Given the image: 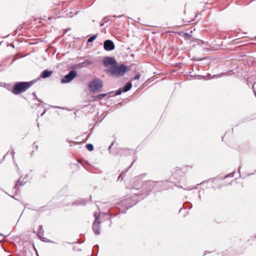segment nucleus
Segmentation results:
<instances>
[{"mask_svg":"<svg viewBox=\"0 0 256 256\" xmlns=\"http://www.w3.org/2000/svg\"><path fill=\"white\" fill-rule=\"evenodd\" d=\"M156 184L157 182H156L150 180L146 184L144 189H146V190L147 191V192H150L154 188V187L156 186ZM137 190H134V196L130 198H126L120 202V205L126 208L125 210H122V213H126V210L135 205L137 202H138V201L144 199L148 194V193H146V194H140L138 192H136V191Z\"/></svg>","mask_w":256,"mask_h":256,"instance_id":"nucleus-1","label":"nucleus"},{"mask_svg":"<svg viewBox=\"0 0 256 256\" xmlns=\"http://www.w3.org/2000/svg\"><path fill=\"white\" fill-rule=\"evenodd\" d=\"M103 64L106 69L105 72L110 76L118 78L122 76L128 71V68L124 64H118L114 58L112 57L106 56L103 58Z\"/></svg>","mask_w":256,"mask_h":256,"instance_id":"nucleus-2","label":"nucleus"},{"mask_svg":"<svg viewBox=\"0 0 256 256\" xmlns=\"http://www.w3.org/2000/svg\"><path fill=\"white\" fill-rule=\"evenodd\" d=\"M34 81L30 82H16L13 86L12 88L10 90L12 92L15 94L18 95L22 92H26L34 84Z\"/></svg>","mask_w":256,"mask_h":256,"instance_id":"nucleus-3","label":"nucleus"},{"mask_svg":"<svg viewBox=\"0 0 256 256\" xmlns=\"http://www.w3.org/2000/svg\"><path fill=\"white\" fill-rule=\"evenodd\" d=\"M103 87L102 81L98 78H95L88 84V88L90 92H96L100 91Z\"/></svg>","mask_w":256,"mask_h":256,"instance_id":"nucleus-4","label":"nucleus"},{"mask_svg":"<svg viewBox=\"0 0 256 256\" xmlns=\"http://www.w3.org/2000/svg\"><path fill=\"white\" fill-rule=\"evenodd\" d=\"M77 76V72L76 70H72L62 78L60 82L62 84H66L70 82L73 80Z\"/></svg>","mask_w":256,"mask_h":256,"instance_id":"nucleus-5","label":"nucleus"},{"mask_svg":"<svg viewBox=\"0 0 256 256\" xmlns=\"http://www.w3.org/2000/svg\"><path fill=\"white\" fill-rule=\"evenodd\" d=\"M100 222L98 219V217L96 218L92 224V230L96 235H99L100 234Z\"/></svg>","mask_w":256,"mask_h":256,"instance_id":"nucleus-6","label":"nucleus"},{"mask_svg":"<svg viewBox=\"0 0 256 256\" xmlns=\"http://www.w3.org/2000/svg\"><path fill=\"white\" fill-rule=\"evenodd\" d=\"M104 48L106 51H111L114 49L115 45L112 40H107L104 42Z\"/></svg>","mask_w":256,"mask_h":256,"instance_id":"nucleus-7","label":"nucleus"},{"mask_svg":"<svg viewBox=\"0 0 256 256\" xmlns=\"http://www.w3.org/2000/svg\"><path fill=\"white\" fill-rule=\"evenodd\" d=\"M44 234V230L42 225L39 226L38 230V236L42 240V241L48 242L55 243L54 242L48 240L46 238L42 237Z\"/></svg>","mask_w":256,"mask_h":256,"instance_id":"nucleus-8","label":"nucleus"},{"mask_svg":"<svg viewBox=\"0 0 256 256\" xmlns=\"http://www.w3.org/2000/svg\"><path fill=\"white\" fill-rule=\"evenodd\" d=\"M53 72L52 70H43L40 74V78H46L50 77L52 74Z\"/></svg>","mask_w":256,"mask_h":256,"instance_id":"nucleus-9","label":"nucleus"},{"mask_svg":"<svg viewBox=\"0 0 256 256\" xmlns=\"http://www.w3.org/2000/svg\"><path fill=\"white\" fill-rule=\"evenodd\" d=\"M132 87V84L130 82H128L124 86L121 88L122 89V92H126L130 90Z\"/></svg>","mask_w":256,"mask_h":256,"instance_id":"nucleus-10","label":"nucleus"},{"mask_svg":"<svg viewBox=\"0 0 256 256\" xmlns=\"http://www.w3.org/2000/svg\"><path fill=\"white\" fill-rule=\"evenodd\" d=\"M94 61L90 60H86L83 62H82L80 64L82 67H86L92 64H94Z\"/></svg>","mask_w":256,"mask_h":256,"instance_id":"nucleus-11","label":"nucleus"},{"mask_svg":"<svg viewBox=\"0 0 256 256\" xmlns=\"http://www.w3.org/2000/svg\"><path fill=\"white\" fill-rule=\"evenodd\" d=\"M24 178H23L22 180H21L20 179H19L16 181V186L14 187V188L16 190H17L16 186H22L26 183V181L24 180Z\"/></svg>","mask_w":256,"mask_h":256,"instance_id":"nucleus-12","label":"nucleus"},{"mask_svg":"<svg viewBox=\"0 0 256 256\" xmlns=\"http://www.w3.org/2000/svg\"><path fill=\"white\" fill-rule=\"evenodd\" d=\"M106 95H107V94H102L97 95V96H95L94 98L95 100H98V99L101 100L102 98L106 97Z\"/></svg>","mask_w":256,"mask_h":256,"instance_id":"nucleus-13","label":"nucleus"},{"mask_svg":"<svg viewBox=\"0 0 256 256\" xmlns=\"http://www.w3.org/2000/svg\"><path fill=\"white\" fill-rule=\"evenodd\" d=\"M135 160H134L132 163V164H130V166L125 170H123L121 174L119 175L118 177V180H120V178H121V176L122 175V174H125L127 172L128 170V169L132 166V165L133 163L134 162Z\"/></svg>","mask_w":256,"mask_h":256,"instance_id":"nucleus-14","label":"nucleus"},{"mask_svg":"<svg viewBox=\"0 0 256 256\" xmlns=\"http://www.w3.org/2000/svg\"><path fill=\"white\" fill-rule=\"evenodd\" d=\"M97 37V34L93 35L90 36L87 40L88 42H92Z\"/></svg>","mask_w":256,"mask_h":256,"instance_id":"nucleus-15","label":"nucleus"},{"mask_svg":"<svg viewBox=\"0 0 256 256\" xmlns=\"http://www.w3.org/2000/svg\"><path fill=\"white\" fill-rule=\"evenodd\" d=\"M86 147L89 151H92L94 150V146L91 144H86Z\"/></svg>","mask_w":256,"mask_h":256,"instance_id":"nucleus-16","label":"nucleus"},{"mask_svg":"<svg viewBox=\"0 0 256 256\" xmlns=\"http://www.w3.org/2000/svg\"><path fill=\"white\" fill-rule=\"evenodd\" d=\"M103 20H104V22H100V26H103L104 25V24L106 22H108L110 20V19L108 18H104L103 19Z\"/></svg>","mask_w":256,"mask_h":256,"instance_id":"nucleus-17","label":"nucleus"},{"mask_svg":"<svg viewBox=\"0 0 256 256\" xmlns=\"http://www.w3.org/2000/svg\"><path fill=\"white\" fill-rule=\"evenodd\" d=\"M122 92V89L121 88H120L116 91V92L115 93V96L120 95Z\"/></svg>","mask_w":256,"mask_h":256,"instance_id":"nucleus-18","label":"nucleus"},{"mask_svg":"<svg viewBox=\"0 0 256 256\" xmlns=\"http://www.w3.org/2000/svg\"><path fill=\"white\" fill-rule=\"evenodd\" d=\"M179 188H183V189H184L185 190H192L193 188H196L195 187H192V186L188 187V188H183L182 186H179Z\"/></svg>","mask_w":256,"mask_h":256,"instance_id":"nucleus-19","label":"nucleus"},{"mask_svg":"<svg viewBox=\"0 0 256 256\" xmlns=\"http://www.w3.org/2000/svg\"><path fill=\"white\" fill-rule=\"evenodd\" d=\"M234 176V172H232L230 173L229 174H227L222 179H224L228 177H233Z\"/></svg>","mask_w":256,"mask_h":256,"instance_id":"nucleus-20","label":"nucleus"},{"mask_svg":"<svg viewBox=\"0 0 256 256\" xmlns=\"http://www.w3.org/2000/svg\"><path fill=\"white\" fill-rule=\"evenodd\" d=\"M140 74H136L134 77V78L132 79L133 80H138L140 78Z\"/></svg>","mask_w":256,"mask_h":256,"instance_id":"nucleus-21","label":"nucleus"},{"mask_svg":"<svg viewBox=\"0 0 256 256\" xmlns=\"http://www.w3.org/2000/svg\"><path fill=\"white\" fill-rule=\"evenodd\" d=\"M254 84H254L253 85H252V89H253V91H254V95L256 97V90H255L254 88Z\"/></svg>","mask_w":256,"mask_h":256,"instance_id":"nucleus-22","label":"nucleus"},{"mask_svg":"<svg viewBox=\"0 0 256 256\" xmlns=\"http://www.w3.org/2000/svg\"><path fill=\"white\" fill-rule=\"evenodd\" d=\"M189 206V208H190L192 206V204L188 203L186 204V208L187 206Z\"/></svg>","mask_w":256,"mask_h":256,"instance_id":"nucleus-23","label":"nucleus"},{"mask_svg":"<svg viewBox=\"0 0 256 256\" xmlns=\"http://www.w3.org/2000/svg\"><path fill=\"white\" fill-rule=\"evenodd\" d=\"M33 145L34 146V147L36 148V150L38 149V145L36 144V142H34Z\"/></svg>","mask_w":256,"mask_h":256,"instance_id":"nucleus-24","label":"nucleus"},{"mask_svg":"<svg viewBox=\"0 0 256 256\" xmlns=\"http://www.w3.org/2000/svg\"><path fill=\"white\" fill-rule=\"evenodd\" d=\"M114 142H112L111 144L109 146L108 148L109 150L111 148L112 146V145L114 144Z\"/></svg>","mask_w":256,"mask_h":256,"instance_id":"nucleus-25","label":"nucleus"},{"mask_svg":"<svg viewBox=\"0 0 256 256\" xmlns=\"http://www.w3.org/2000/svg\"><path fill=\"white\" fill-rule=\"evenodd\" d=\"M185 34L188 36V37H190V34L188 33V32H186L185 33Z\"/></svg>","mask_w":256,"mask_h":256,"instance_id":"nucleus-26","label":"nucleus"},{"mask_svg":"<svg viewBox=\"0 0 256 256\" xmlns=\"http://www.w3.org/2000/svg\"><path fill=\"white\" fill-rule=\"evenodd\" d=\"M94 248H96L98 249L99 248V246L98 244H96V245H95L94 246Z\"/></svg>","mask_w":256,"mask_h":256,"instance_id":"nucleus-27","label":"nucleus"},{"mask_svg":"<svg viewBox=\"0 0 256 256\" xmlns=\"http://www.w3.org/2000/svg\"><path fill=\"white\" fill-rule=\"evenodd\" d=\"M194 60H197V61H200V60H201L202 59L201 58H194Z\"/></svg>","mask_w":256,"mask_h":256,"instance_id":"nucleus-28","label":"nucleus"},{"mask_svg":"<svg viewBox=\"0 0 256 256\" xmlns=\"http://www.w3.org/2000/svg\"><path fill=\"white\" fill-rule=\"evenodd\" d=\"M35 98H36V100H37L38 102H41V101H40V100L37 98L36 96H35Z\"/></svg>","mask_w":256,"mask_h":256,"instance_id":"nucleus-29","label":"nucleus"},{"mask_svg":"<svg viewBox=\"0 0 256 256\" xmlns=\"http://www.w3.org/2000/svg\"><path fill=\"white\" fill-rule=\"evenodd\" d=\"M14 153H15V152H12V158H14Z\"/></svg>","mask_w":256,"mask_h":256,"instance_id":"nucleus-30","label":"nucleus"},{"mask_svg":"<svg viewBox=\"0 0 256 256\" xmlns=\"http://www.w3.org/2000/svg\"><path fill=\"white\" fill-rule=\"evenodd\" d=\"M32 94H33V96H36V92H34L32 93Z\"/></svg>","mask_w":256,"mask_h":256,"instance_id":"nucleus-31","label":"nucleus"},{"mask_svg":"<svg viewBox=\"0 0 256 256\" xmlns=\"http://www.w3.org/2000/svg\"><path fill=\"white\" fill-rule=\"evenodd\" d=\"M45 112H46V110H44V112L41 114V116H42L43 114L45 113Z\"/></svg>","mask_w":256,"mask_h":256,"instance_id":"nucleus-32","label":"nucleus"},{"mask_svg":"<svg viewBox=\"0 0 256 256\" xmlns=\"http://www.w3.org/2000/svg\"><path fill=\"white\" fill-rule=\"evenodd\" d=\"M201 42L202 44H205V42H204V41H201Z\"/></svg>","mask_w":256,"mask_h":256,"instance_id":"nucleus-33","label":"nucleus"},{"mask_svg":"<svg viewBox=\"0 0 256 256\" xmlns=\"http://www.w3.org/2000/svg\"><path fill=\"white\" fill-rule=\"evenodd\" d=\"M240 167H241V166H240V167H239V168H238V172H240Z\"/></svg>","mask_w":256,"mask_h":256,"instance_id":"nucleus-34","label":"nucleus"},{"mask_svg":"<svg viewBox=\"0 0 256 256\" xmlns=\"http://www.w3.org/2000/svg\"><path fill=\"white\" fill-rule=\"evenodd\" d=\"M108 220H110V217H108Z\"/></svg>","mask_w":256,"mask_h":256,"instance_id":"nucleus-35","label":"nucleus"},{"mask_svg":"<svg viewBox=\"0 0 256 256\" xmlns=\"http://www.w3.org/2000/svg\"><path fill=\"white\" fill-rule=\"evenodd\" d=\"M248 84H249V80H248Z\"/></svg>","mask_w":256,"mask_h":256,"instance_id":"nucleus-36","label":"nucleus"},{"mask_svg":"<svg viewBox=\"0 0 256 256\" xmlns=\"http://www.w3.org/2000/svg\"><path fill=\"white\" fill-rule=\"evenodd\" d=\"M206 252H207V251H206L205 252H204V254H206Z\"/></svg>","mask_w":256,"mask_h":256,"instance_id":"nucleus-37","label":"nucleus"},{"mask_svg":"<svg viewBox=\"0 0 256 256\" xmlns=\"http://www.w3.org/2000/svg\"><path fill=\"white\" fill-rule=\"evenodd\" d=\"M113 17L116 18V15H114V16H113Z\"/></svg>","mask_w":256,"mask_h":256,"instance_id":"nucleus-38","label":"nucleus"},{"mask_svg":"<svg viewBox=\"0 0 256 256\" xmlns=\"http://www.w3.org/2000/svg\"><path fill=\"white\" fill-rule=\"evenodd\" d=\"M248 174V176H250L251 174Z\"/></svg>","mask_w":256,"mask_h":256,"instance_id":"nucleus-39","label":"nucleus"},{"mask_svg":"<svg viewBox=\"0 0 256 256\" xmlns=\"http://www.w3.org/2000/svg\"><path fill=\"white\" fill-rule=\"evenodd\" d=\"M110 224H111V222H110V224H109L110 226Z\"/></svg>","mask_w":256,"mask_h":256,"instance_id":"nucleus-40","label":"nucleus"},{"mask_svg":"<svg viewBox=\"0 0 256 256\" xmlns=\"http://www.w3.org/2000/svg\"><path fill=\"white\" fill-rule=\"evenodd\" d=\"M0 235L2 236V234L0 233Z\"/></svg>","mask_w":256,"mask_h":256,"instance_id":"nucleus-41","label":"nucleus"}]
</instances>
